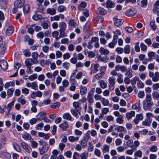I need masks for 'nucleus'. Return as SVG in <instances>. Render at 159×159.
Returning a JSON list of instances; mask_svg holds the SVG:
<instances>
[{
    "label": "nucleus",
    "instance_id": "obj_1",
    "mask_svg": "<svg viewBox=\"0 0 159 159\" xmlns=\"http://www.w3.org/2000/svg\"><path fill=\"white\" fill-rule=\"evenodd\" d=\"M154 103L152 101H143V109L145 111H151L152 107Z\"/></svg>",
    "mask_w": 159,
    "mask_h": 159
},
{
    "label": "nucleus",
    "instance_id": "obj_2",
    "mask_svg": "<svg viewBox=\"0 0 159 159\" xmlns=\"http://www.w3.org/2000/svg\"><path fill=\"white\" fill-rule=\"evenodd\" d=\"M149 76L152 78V81L154 82H156L159 80V73L158 72H156L154 73L153 72L150 71L149 72Z\"/></svg>",
    "mask_w": 159,
    "mask_h": 159
},
{
    "label": "nucleus",
    "instance_id": "obj_3",
    "mask_svg": "<svg viewBox=\"0 0 159 159\" xmlns=\"http://www.w3.org/2000/svg\"><path fill=\"white\" fill-rule=\"evenodd\" d=\"M115 77L113 76L110 77L108 78L109 88L110 89L113 90L115 88Z\"/></svg>",
    "mask_w": 159,
    "mask_h": 159
},
{
    "label": "nucleus",
    "instance_id": "obj_4",
    "mask_svg": "<svg viewBox=\"0 0 159 159\" xmlns=\"http://www.w3.org/2000/svg\"><path fill=\"white\" fill-rule=\"evenodd\" d=\"M21 146L25 151L28 152L30 153L32 151L31 148L27 143L25 142H22L21 144Z\"/></svg>",
    "mask_w": 159,
    "mask_h": 159
},
{
    "label": "nucleus",
    "instance_id": "obj_5",
    "mask_svg": "<svg viewBox=\"0 0 159 159\" xmlns=\"http://www.w3.org/2000/svg\"><path fill=\"white\" fill-rule=\"evenodd\" d=\"M25 4L24 0H18L16 1L14 3L15 7L18 8H21Z\"/></svg>",
    "mask_w": 159,
    "mask_h": 159
},
{
    "label": "nucleus",
    "instance_id": "obj_6",
    "mask_svg": "<svg viewBox=\"0 0 159 159\" xmlns=\"http://www.w3.org/2000/svg\"><path fill=\"white\" fill-rule=\"evenodd\" d=\"M0 66L3 70H6L8 67V65L7 61L4 59L0 61Z\"/></svg>",
    "mask_w": 159,
    "mask_h": 159
},
{
    "label": "nucleus",
    "instance_id": "obj_7",
    "mask_svg": "<svg viewBox=\"0 0 159 159\" xmlns=\"http://www.w3.org/2000/svg\"><path fill=\"white\" fill-rule=\"evenodd\" d=\"M49 146L48 144L44 145L42 148H39V153L41 155H42L47 152L49 148Z\"/></svg>",
    "mask_w": 159,
    "mask_h": 159
},
{
    "label": "nucleus",
    "instance_id": "obj_8",
    "mask_svg": "<svg viewBox=\"0 0 159 159\" xmlns=\"http://www.w3.org/2000/svg\"><path fill=\"white\" fill-rule=\"evenodd\" d=\"M26 85L28 87H31L32 89H38V85L35 82H33L32 83H27L26 84Z\"/></svg>",
    "mask_w": 159,
    "mask_h": 159
},
{
    "label": "nucleus",
    "instance_id": "obj_9",
    "mask_svg": "<svg viewBox=\"0 0 159 159\" xmlns=\"http://www.w3.org/2000/svg\"><path fill=\"white\" fill-rule=\"evenodd\" d=\"M137 12L136 10L133 9H130L127 10L125 12V15L127 16H134Z\"/></svg>",
    "mask_w": 159,
    "mask_h": 159
},
{
    "label": "nucleus",
    "instance_id": "obj_10",
    "mask_svg": "<svg viewBox=\"0 0 159 159\" xmlns=\"http://www.w3.org/2000/svg\"><path fill=\"white\" fill-rule=\"evenodd\" d=\"M113 20H114V24L116 26H119L121 25L124 22L123 20L118 19L116 17H114Z\"/></svg>",
    "mask_w": 159,
    "mask_h": 159
},
{
    "label": "nucleus",
    "instance_id": "obj_11",
    "mask_svg": "<svg viewBox=\"0 0 159 159\" xmlns=\"http://www.w3.org/2000/svg\"><path fill=\"white\" fill-rule=\"evenodd\" d=\"M59 127L64 131L67 130L69 128V126L68 124V122L64 121V122L59 125Z\"/></svg>",
    "mask_w": 159,
    "mask_h": 159
},
{
    "label": "nucleus",
    "instance_id": "obj_12",
    "mask_svg": "<svg viewBox=\"0 0 159 159\" xmlns=\"http://www.w3.org/2000/svg\"><path fill=\"white\" fill-rule=\"evenodd\" d=\"M59 26L60 28L59 31H65L66 29L67 25L64 22H61L59 23Z\"/></svg>",
    "mask_w": 159,
    "mask_h": 159
},
{
    "label": "nucleus",
    "instance_id": "obj_13",
    "mask_svg": "<svg viewBox=\"0 0 159 159\" xmlns=\"http://www.w3.org/2000/svg\"><path fill=\"white\" fill-rule=\"evenodd\" d=\"M113 33L114 34L113 39L117 41V39L118 38L119 36L121 34L120 31L119 30H116L113 31Z\"/></svg>",
    "mask_w": 159,
    "mask_h": 159
},
{
    "label": "nucleus",
    "instance_id": "obj_14",
    "mask_svg": "<svg viewBox=\"0 0 159 159\" xmlns=\"http://www.w3.org/2000/svg\"><path fill=\"white\" fill-rule=\"evenodd\" d=\"M75 74V73H73L71 75L70 77V83H71V85H75L76 83V82L75 80V78H76Z\"/></svg>",
    "mask_w": 159,
    "mask_h": 159
},
{
    "label": "nucleus",
    "instance_id": "obj_15",
    "mask_svg": "<svg viewBox=\"0 0 159 159\" xmlns=\"http://www.w3.org/2000/svg\"><path fill=\"white\" fill-rule=\"evenodd\" d=\"M46 11L47 14L51 15H53L56 13V9L54 8H48L47 9Z\"/></svg>",
    "mask_w": 159,
    "mask_h": 159
},
{
    "label": "nucleus",
    "instance_id": "obj_16",
    "mask_svg": "<svg viewBox=\"0 0 159 159\" xmlns=\"http://www.w3.org/2000/svg\"><path fill=\"white\" fill-rule=\"evenodd\" d=\"M106 7L108 8H112L115 7V4L114 2L108 0L105 4Z\"/></svg>",
    "mask_w": 159,
    "mask_h": 159
},
{
    "label": "nucleus",
    "instance_id": "obj_17",
    "mask_svg": "<svg viewBox=\"0 0 159 159\" xmlns=\"http://www.w3.org/2000/svg\"><path fill=\"white\" fill-rule=\"evenodd\" d=\"M38 120H42L46 117V116L45 113L43 112H39L36 116Z\"/></svg>",
    "mask_w": 159,
    "mask_h": 159
},
{
    "label": "nucleus",
    "instance_id": "obj_18",
    "mask_svg": "<svg viewBox=\"0 0 159 159\" xmlns=\"http://www.w3.org/2000/svg\"><path fill=\"white\" fill-rule=\"evenodd\" d=\"M63 118L68 120L72 121L73 120L71 115L69 113H64L63 116Z\"/></svg>",
    "mask_w": 159,
    "mask_h": 159
},
{
    "label": "nucleus",
    "instance_id": "obj_19",
    "mask_svg": "<svg viewBox=\"0 0 159 159\" xmlns=\"http://www.w3.org/2000/svg\"><path fill=\"white\" fill-rule=\"evenodd\" d=\"M132 109L133 110H139L141 108L140 101L139 100L134 104H133L132 106Z\"/></svg>",
    "mask_w": 159,
    "mask_h": 159
},
{
    "label": "nucleus",
    "instance_id": "obj_20",
    "mask_svg": "<svg viewBox=\"0 0 159 159\" xmlns=\"http://www.w3.org/2000/svg\"><path fill=\"white\" fill-rule=\"evenodd\" d=\"M80 103L78 102H75L73 103V106L78 112H80L81 109V107L80 106Z\"/></svg>",
    "mask_w": 159,
    "mask_h": 159
},
{
    "label": "nucleus",
    "instance_id": "obj_21",
    "mask_svg": "<svg viewBox=\"0 0 159 159\" xmlns=\"http://www.w3.org/2000/svg\"><path fill=\"white\" fill-rule=\"evenodd\" d=\"M35 25L32 24L31 25H27L26 26V27L28 29L27 31L28 33L30 34H32L34 32V30L33 27Z\"/></svg>",
    "mask_w": 159,
    "mask_h": 159
},
{
    "label": "nucleus",
    "instance_id": "obj_22",
    "mask_svg": "<svg viewBox=\"0 0 159 159\" xmlns=\"http://www.w3.org/2000/svg\"><path fill=\"white\" fill-rule=\"evenodd\" d=\"M30 10V6L29 4H25L23 8V11L24 15H27Z\"/></svg>",
    "mask_w": 159,
    "mask_h": 159
},
{
    "label": "nucleus",
    "instance_id": "obj_23",
    "mask_svg": "<svg viewBox=\"0 0 159 159\" xmlns=\"http://www.w3.org/2000/svg\"><path fill=\"white\" fill-rule=\"evenodd\" d=\"M135 112L134 111H131L126 113V116L128 120H129L134 116Z\"/></svg>",
    "mask_w": 159,
    "mask_h": 159
},
{
    "label": "nucleus",
    "instance_id": "obj_24",
    "mask_svg": "<svg viewBox=\"0 0 159 159\" xmlns=\"http://www.w3.org/2000/svg\"><path fill=\"white\" fill-rule=\"evenodd\" d=\"M14 31V30L13 26L9 27L7 30L6 34L7 35H11L12 34Z\"/></svg>",
    "mask_w": 159,
    "mask_h": 159
},
{
    "label": "nucleus",
    "instance_id": "obj_25",
    "mask_svg": "<svg viewBox=\"0 0 159 159\" xmlns=\"http://www.w3.org/2000/svg\"><path fill=\"white\" fill-rule=\"evenodd\" d=\"M99 52L102 55H107L108 54L109 52L107 49H105L101 47L100 48Z\"/></svg>",
    "mask_w": 159,
    "mask_h": 159
},
{
    "label": "nucleus",
    "instance_id": "obj_26",
    "mask_svg": "<svg viewBox=\"0 0 159 159\" xmlns=\"http://www.w3.org/2000/svg\"><path fill=\"white\" fill-rule=\"evenodd\" d=\"M93 93L91 94L90 93H88L87 99L89 102L91 104L94 102L93 98Z\"/></svg>",
    "mask_w": 159,
    "mask_h": 159
},
{
    "label": "nucleus",
    "instance_id": "obj_27",
    "mask_svg": "<svg viewBox=\"0 0 159 159\" xmlns=\"http://www.w3.org/2000/svg\"><path fill=\"white\" fill-rule=\"evenodd\" d=\"M98 83L99 84L100 86L102 89H104L107 88V84L105 82L104 80H99Z\"/></svg>",
    "mask_w": 159,
    "mask_h": 159
},
{
    "label": "nucleus",
    "instance_id": "obj_28",
    "mask_svg": "<svg viewBox=\"0 0 159 159\" xmlns=\"http://www.w3.org/2000/svg\"><path fill=\"white\" fill-rule=\"evenodd\" d=\"M79 139V137L76 136L75 137L73 136H70L68 137L69 140L71 142H76L78 141Z\"/></svg>",
    "mask_w": 159,
    "mask_h": 159
},
{
    "label": "nucleus",
    "instance_id": "obj_29",
    "mask_svg": "<svg viewBox=\"0 0 159 159\" xmlns=\"http://www.w3.org/2000/svg\"><path fill=\"white\" fill-rule=\"evenodd\" d=\"M17 101L18 102H20L22 105L25 104L26 103L25 97L23 95H21V96L18 98Z\"/></svg>",
    "mask_w": 159,
    "mask_h": 159
},
{
    "label": "nucleus",
    "instance_id": "obj_30",
    "mask_svg": "<svg viewBox=\"0 0 159 159\" xmlns=\"http://www.w3.org/2000/svg\"><path fill=\"white\" fill-rule=\"evenodd\" d=\"M38 135L39 137H43L46 139H48L50 138L49 136L47 134H46L43 132H39L38 133Z\"/></svg>",
    "mask_w": 159,
    "mask_h": 159
},
{
    "label": "nucleus",
    "instance_id": "obj_31",
    "mask_svg": "<svg viewBox=\"0 0 159 159\" xmlns=\"http://www.w3.org/2000/svg\"><path fill=\"white\" fill-rule=\"evenodd\" d=\"M59 153V151L56 149L53 150L52 152V155L51 156V159H56L57 158V156Z\"/></svg>",
    "mask_w": 159,
    "mask_h": 159
},
{
    "label": "nucleus",
    "instance_id": "obj_32",
    "mask_svg": "<svg viewBox=\"0 0 159 159\" xmlns=\"http://www.w3.org/2000/svg\"><path fill=\"white\" fill-rule=\"evenodd\" d=\"M132 70L130 68H128L125 71V75L127 77L129 78H131L133 76Z\"/></svg>",
    "mask_w": 159,
    "mask_h": 159
},
{
    "label": "nucleus",
    "instance_id": "obj_33",
    "mask_svg": "<svg viewBox=\"0 0 159 159\" xmlns=\"http://www.w3.org/2000/svg\"><path fill=\"white\" fill-rule=\"evenodd\" d=\"M59 34V32L57 30L53 32L52 33V36L54 38H55V39L56 41L58 40L60 38V36H58Z\"/></svg>",
    "mask_w": 159,
    "mask_h": 159
},
{
    "label": "nucleus",
    "instance_id": "obj_34",
    "mask_svg": "<svg viewBox=\"0 0 159 159\" xmlns=\"http://www.w3.org/2000/svg\"><path fill=\"white\" fill-rule=\"evenodd\" d=\"M30 142L31 143V146L32 148H36L37 147L38 145V143L34 141L33 139H30Z\"/></svg>",
    "mask_w": 159,
    "mask_h": 159
},
{
    "label": "nucleus",
    "instance_id": "obj_35",
    "mask_svg": "<svg viewBox=\"0 0 159 159\" xmlns=\"http://www.w3.org/2000/svg\"><path fill=\"white\" fill-rule=\"evenodd\" d=\"M38 55V53L36 52H33L32 53V57L34 59L33 62L34 63H37L38 62L37 60Z\"/></svg>",
    "mask_w": 159,
    "mask_h": 159
},
{
    "label": "nucleus",
    "instance_id": "obj_36",
    "mask_svg": "<svg viewBox=\"0 0 159 159\" xmlns=\"http://www.w3.org/2000/svg\"><path fill=\"white\" fill-rule=\"evenodd\" d=\"M152 120L146 119L144 121H143L142 124L144 126H149L151 123Z\"/></svg>",
    "mask_w": 159,
    "mask_h": 159
},
{
    "label": "nucleus",
    "instance_id": "obj_37",
    "mask_svg": "<svg viewBox=\"0 0 159 159\" xmlns=\"http://www.w3.org/2000/svg\"><path fill=\"white\" fill-rule=\"evenodd\" d=\"M22 138L25 140H30L31 139V136L30 134L27 133H25L22 134Z\"/></svg>",
    "mask_w": 159,
    "mask_h": 159
},
{
    "label": "nucleus",
    "instance_id": "obj_38",
    "mask_svg": "<svg viewBox=\"0 0 159 159\" xmlns=\"http://www.w3.org/2000/svg\"><path fill=\"white\" fill-rule=\"evenodd\" d=\"M32 59L27 58L25 61V64L26 67H31L32 63Z\"/></svg>",
    "mask_w": 159,
    "mask_h": 159
},
{
    "label": "nucleus",
    "instance_id": "obj_39",
    "mask_svg": "<svg viewBox=\"0 0 159 159\" xmlns=\"http://www.w3.org/2000/svg\"><path fill=\"white\" fill-rule=\"evenodd\" d=\"M155 23V22L153 20L151 21L150 23V25L153 31H155L157 29V26Z\"/></svg>",
    "mask_w": 159,
    "mask_h": 159
},
{
    "label": "nucleus",
    "instance_id": "obj_40",
    "mask_svg": "<svg viewBox=\"0 0 159 159\" xmlns=\"http://www.w3.org/2000/svg\"><path fill=\"white\" fill-rule=\"evenodd\" d=\"M139 80V79L138 77L135 76L131 80V84L132 86H134L135 84L137 81H138Z\"/></svg>",
    "mask_w": 159,
    "mask_h": 159
},
{
    "label": "nucleus",
    "instance_id": "obj_41",
    "mask_svg": "<svg viewBox=\"0 0 159 159\" xmlns=\"http://www.w3.org/2000/svg\"><path fill=\"white\" fill-rule=\"evenodd\" d=\"M88 156V153L87 152H85L82 153L80 156V159H87Z\"/></svg>",
    "mask_w": 159,
    "mask_h": 159
},
{
    "label": "nucleus",
    "instance_id": "obj_42",
    "mask_svg": "<svg viewBox=\"0 0 159 159\" xmlns=\"http://www.w3.org/2000/svg\"><path fill=\"white\" fill-rule=\"evenodd\" d=\"M117 41L113 39L112 40V41L108 44V47L110 48H113L115 46V45L116 44Z\"/></svg>",
    "mask_w": 159,
    "mask_h": 159
},
{
    "label": "nucleus",
    "instance_id": "obj_43",
    "mask_svg": "<svg viewBox=\"0 0 159 159\" xmlns=\"http://www.w3.org/2000/svg\"><path fill=\"white\" fill-rule=\"evenodd\" d=\"M142 153L140 150H138L135 152L134 154V156L135 157L141 158L142 157Z\"/></svg>",
    "mask_w": 159,
    "mask_h": 159
},
{
    "label": "nucleus",
    "instance_id": "obj_44",
    "mask_svg": "<svg viewBox=\"0 0 159 159\" xmlns=\"http://www.w3.org/2000/svg\"><path fill=\"white\" fill-rule=\"evenodd\" d=\"M130 47L129 45H126L124 48V53L126 54H129L130 52Z\"/></svg>",
    "mask_w": 159,
    "mask_h": 159
},
{
    "label": "nucleus",
    "instance_id": "obj_45",
    "mask_svg": "<svg viewBox=\"0 0 159 159\" xmlns=\"http://www.w3.org/2000/svg\"><path fill=\"white\" fill-rule=\"evenodd\" d=\"M66 8L65 6L63 5H60L58 6L57 8V10L58 12H62L66 10Z\"/></svg>",
    "mask_w": 159,
    "mask_h": 159
},
{
    "label": "nucleus",
    "instance_id": "obj_46",
    "mask_svg": "<svg viewBox=\"0 0 159 159\" xmlns=\"http://www.w3.org/2000/svg\"><path fill=\"white\" fill-rule=\"evenodd\" d=\"M60 105V103L59 102H56L53 104H52L50 106L51 108H57L59 107Z\"/></svg>",
    "mask_w": 159,
    "mask_h": 159
},
{
    "label": "nucleus",
    "instance_id": "obj_47",
    "mask_svg": "<svg viewBox=\"0 0 159 159\" xmlns=\"http://www.w3.org/2000/svg\"><path fill=\"white\" fill-rule=\"evenodd\" d=\"M98 59L101 61L106 63L108 61V58L106 56H104L102 57H98Z\"/></svg>",
    "mask_w": 159,
    "mask_h": 159
},
{
    "label": "nucleus",
    "instance_id": "obj_48",
    "mask_svg": "<svg viewBox=\"0 0 159 159\" xmlns=\"http://www.w3.org/2000/svg\"><path fill=\"white\" fill-rule=\"evenodd\" d=\"M14 91V89L13 88L9 89L7 91V96L8 98L12 96Z\"/></svg>",
    "mask_w": 159,
    "mask_h": 159
},
{
    "label": "nucleus",
    "instance_id": "obj_49",
    "mask_svg": "<svg viewBox=\"0 0 159 159\" xmlns=\"http://www.w3.org/2000/svg\"><path fill=\"white\" fill-rule=\"evenodd\" d=\"M148 5L147 0H142L140 2V6L143 8L146 7Z\"/></svg>",
    "mask_w": 159,
    "mask_h": 159
},
{
    "label": "nucleus",
    "instance_id": "obj_50",
    "mask_svg": "<svg viewBox=\"0 0 159 159\" xmlns=\"http://www.w3.org/2000/svg\"><path fill=\"white\" fill-rule=\"evenodd\" d=\"M87 89L85 87H81L80 89V93L81 95H84L86 93Z\"/></svg>",
    "mask_w": 159,
    "mask_h": 159
},
{
    "label": "nucleus",
    "instance_id": "obj_51",
    "mask_svg": "<svg viewBox=\"0 0 159 159\" xmlns=\"http://www.w3.org/2000/svg\"><path fill=\"white\" fill-rule=\"evenodd\" d=\"M98 13L100 15H104L106 13V11L104 9L101 7H99L98 10Z\"/></svg>",
    "mask_w": 159,
    "mask_h": 159
},
{
    "label": "nucleus",
    "instance_id": "obj_52",
    "mask_svg": "<svg viewBox=\"0 0 159 159\" xmlns=\"http://www.w3.org/2000/svg\"><path fill=\"white\" fill-rule=\"evenodd\" d=\"M153 98L154 99L159 100V93L157 91H155L152 93Z\"/></svg>",
    "mask_w": 159,
    "mask_h": 159
},
{
    "label": "nucleus",
    "instance_id": "obj_53",
    "mask_svg": "<svg viewBox=\"0 0 159 159\" xmlns=\"http://www.w3.org/2000/svg\"><path fill=\"white\" fill-rule=\"evenodd\" d=\"M87 3L85 2H82L78 7L79 10H81L83 8H84L86 6Z\"/></svg>",
    "mask_w": 159,
    "mask_h": 159
},
{
    "label": "nucleus",
    "instance_id": "obj_54",
    "mask_svg": "<svg viewBox=\"0 0 159 159\" xmlns=\"http://www.w3.org/2000/svg\"><path fill=\"white\" fill-rule=\"evenodd\" d=\"M109 146L107 144H105L103 146L102 151L103 153H106L108 152L109 151Z\"/></svg>",
    "mask_w": 159,
    "mask_h": 159
},
{
    "label": "nucleus",
    "instance_id": "obj_55",
    "mask_svg": "<svg viewBox=\"0 0 159 159\" xmlns=\"http://www.w3.org/2000/svg\"><path fill=\"white\" fill-rule=\"evenodd\" d=\"M123 119L124 117L122 116H120V117H118L116 120V122L118 124H122L124 121Z\"/></svg>",
    "mask_w": 159,
    "mask_h": 159
},
{
    "label": "nucleus",
    "instance_id": "obj_56",
    "mask_svg": "<svg viewBox=\"0 0 159 159\" xmlns=\"http://www.w3.org/2000/svg\"><path fill=\"white\" fill-rule=\"evenodd\" d=\"M42 16L40 15L35 14L32 17L33 19L35 21H37L41 19Z\"/></svg>",
    "mask_w": 159,
    "mask_h": 159
},
{
    "label": "nucleus",
    "instance_id": "obj_57",
    "mask_svg": "<svg viewBox=\"0 0 159 159\" xmlns=\"http://www.w3.org/2000/svg\"><path fill=\"white\" fill-rule=\"evenodd\" d=\"M126 144L130 148H133V141L132 140L130 139L126 142Z\"/></svg>",
    "mask_w": 159,
    "mask_h": 159
},
{
    "label": "nucleus",
    "instance_id": "obj_58",
    "mask_svg": "<svg viewBox=\"0 0 159 159\" xmlns=\"http://www.w3.org/2000/svg\"><path fill=\"white\" fill-rule=\"evenodd\" d=\"M14 149L17 152H20L21 151V149L19 146L16 143H14L13 144Z\"/></svg>",
    "mask_w": 159,
    "mask_h": 159
},
{
    "label": "nucleus",
    "instance_id": "obj_59",
    "mask_svg": "<svg viewBox=\"0 0 159 159\" xmlns=\"http://www.w3.org/2000/svg\"><path fill=\"white\" fill-rule=\"evenodd\" d=\"M137 86L138 87L139 89L143 88L144 87V84L141 80H139L137 82Z\"/></svg>",
    "mask_w": 159,
    "mask_h": 159
},
{
    "label": "nucleus",
    "instance_id": "obj_60",
    "mask_svg": "<svg viewBox=\"0 0 159 159\" xmlns=\"http://www.w3.org/2000/svg\"><path fill=\"white\" fill-rule=\"evenodd\" d=\"M43 123L42 122L39 124H38L35 126L36 129L39 130H42V128L43 127Z\"/></svg>",
    "mask_w": 159,
    "mask_h": 159
},
{
    "label": "nucleus",
    "instance_id": "obj_61",
    "mask_svg": "<svg viewBox=\"0 0 159 159\" xmlns=\"http://www.w3.org/2000/svg\"><path fill=\"white\" fill-rule=\"evenodd\" d=\"M139 44V42H137L134 43V49L136 52H139L140 51Z\"/></svg>",
    "mask_w": 159,
    "mask_h": 159
},
{
    "label": "nucleus",
    "instance_id": "obj_62",
    "mask_svg": "<svg viewBox=\"0 0 159 159\" xmlns=\"http://www.w3.org/2000/svg\"><path fill=\"white\" fill-rule=\"evenodd\" d=\"M117 126L116 125H115L111 126L109 127L107 131L108 133H110L113 130H115L117 129Z\"/></svg>",
    "mask_w": 159,
    "mask_h": 159
},
{
    "label": "nucleus",
    "instance_id": "obj_63",
    "mask_svg": "<svg viewBox=\"0 0 159 159\" xmlns=\"http://www.w3.org/2000/svg\"><path fill=\"white\" fill-rule=\"evenodd\" d=\"M37 77V75L36 74H34L30 76L28 78V79L31 81H33L34 80L36 79Z\"/></svg>",
    "mask_w": 159,
    "mask_h": 159
},
{
    "label": "nucleus",
    "instance_id": "obj_64",
    "mask_svg": "<svg viewBox=\"0 0 159 159\" xmlns=\"http://www.w3.org/2000/svg\"><path fill=\"white\" fill-rule=\"evenodd\" d=\"M106 69V66H102L101 67L100 73L103 75H104L105 74Z\"/></svg>",
    "mask_w": 159,
    "mask_h": 159
}]
</instances>
